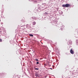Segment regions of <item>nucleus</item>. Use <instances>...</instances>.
I'll use <instances>...</instances> for the list:
<instances>
[{
  "instance_id": "ddd939ff",
  "label": "nucleus",
  "mask_w": 78,
  "mask_h": 78,
  "mask_svg": "<svg viewBox=\"0 0 78 78\" xmlns=\"http://www.w3.org/2000/svg\"><path fill=\"white\" fill-rule=\"evenodd\" d=\"M36 22H33L32 23V24L33 25H36Z\"/></svg>"
},
{
  "instance_id": "f8f14e48",
  "label": "nucleus",
  "mask_w": 78,
  "mask_h": 78,
  "mask_svg": "<svg viewBox=\"0 0 78 78\" xmlns=\"http://www.w3.org/2000/svg\"><path fill=\"white\" fill-rule=\"evenodd\" d=\"M35 76H36V77H39V76L38 75V74H37V73H36V74H35Z\"/></svg>"
},
{
  "instance_id": "b1692460",
  "label": "nucleus",
  "mask_w": 78,
  "mask_h": 78,
  "mask_svg": "<svg viewBox=\"0 0 78 78\" xmlns=\"http://www.w3.org/2000/svg\"><path fill=\"white\" fill-rule=\"evenodd\" d=\"M3 23H1V24H3Z\"/></svg>"
},
{
  "instance_id": "c756f323",
  "label": "nucleus",
  "mask_w": 78,
  "mask_h": 78,
  "mask_svg": "<svg viewBox=\"0 0 78 78\" xmlns=\"http://www.w3.org/2000/svg\"><path fill=\"white\" fill-rule=\"evenodd\" d=\"M0 21H1V20H0Z\"/></svg>"
},
{
  "instance_id": "9d476101",
  "label": "nucleus",
  "mask_w": 78,
  "mask_h": 78,
  "mask_svg": "<svg viewBox=\"0 0 78 78\" xmlns=\"http://www.w3.org/2000/svg\"><path fill=\"white\" fill-rule=\"evenodd\" d=\"M48 12H45V13H44V15H48Z\"/></svg>"
},
{
  "instance_id": "6e6552de",
  "label": "nucleus",
  "mask_w": 78,
  "mask_h": 78,
  "mask_svg": "<svg viewBox=\"0 0 78 78\" xmlns=\"http://www.w3.org/2000/svg\"><path fill=\"white\" fill-rule=\"evenodd\" d=\"M61 30H63V28H64L65 26H63V25H62V26H61Z\"/></svg>"
},
{
  "instance_id": "a878e982",
  "label": "nucleus",
  "mask_w": 78,
  "mask_h": 78,
  "mask_svg": "<svg viewBox=\"0 0 78 78\" xmlns=\"http://www.w3.org/2000/svg\"><path fill=\"white\" fill-rule=\"evenodd\" d=\"M50 69H51V70H52V68H51Z\"/></svg>"
},
{
  "instance_id": "9b49d317",
  "label": "nucleus",
  "mask_w": 78,
  "mask_h": 78,
  "mask_svg": "<svg viewBox=\"0 0 78 78\" xmlns=\"http://www.w3.org/2000/svg\"><path fill=\"white\" fill-rule=\"evenodd\" d=\"M4 74H3L2 73H0V76H1V77H2V76H3V75H4Z\"/></svg>"
},
{
  "instance_id": "a211bd4d",
  "label": "nucleus",
  "mask_w": 78,
  "mask_h": 78,
  "mask_svg": "<svg viewBox=\"0 0 78 78\" xmlns=\"http://www.w3.org/2000/svg\"><path fill=\"white\" fill-rule=\"evenodd\" d=\"M35 60H36V61H38V59H37V58H35Z\"/></svg>"
},
{
  "instance_id": "f257e3e1",
  "label": "nucleus",
  "mask_w": 78,
  "mask_h": 78,
  "mask_svg": "<svg viewBox=\"0 0 78 78\" xmlns=\"http://www.w3.org/2000/svg\"><path fill=\"white\" fill-rule=\"evenodd\" d=\"M52 23V25H56V26H57L58 24V21H53V22Z\"/></svg>"
},
{
  "instance_id": "0eeeda50",
  "label": "nucleus",
  "mask_w": 78,
  "mask_h": 78,
  "mask_svg": "<svg viewBox=\"0 0 78 78\" xmlns=\"http://www.w3.org/2000/svg\"><path fill=\"white\" fill-rule=\"evenodd\" d=\"M59 13L60 14V15H62V14H63V12L61 10H59Z\"/></svg>"
},
{
  "instance_id": "423d86ee",
  "label": "nucleus",
  "mask_w": 78,
  "mask_h": 78,
  "mask_svg": "<svg viewBox=\"0 0 78 78\" xmlns=\"http://www.w3.org/2000/svg\"><path fill=\"white\" fill-rule=\"evenodd\" d=\"M25 24L24 22V21H23V23H22V24L20 26L21 27H22L23 26H25Z\"/></svg>"
},
{
  "instance_id": "f03ea898",
  "label": "nucleus",
  "mask_w": 78,
  "mask_h": 78,
  "mask_svg": "<svg viewBox=\"0 0 78 78\" xmlns=\"http://www.w3.org/2000/svg\"><path fill=\"white\" fill-rule=\"evenodd\" d=\"M70 5H69V4H66V5H63L62 6L63 7H66L67 8L69 7H70Z\"/></svg>"
},
{
  "instance_id": "1a4fd4ad",
  "label": "nucleus",
  "mask_w": 78,
  "mask_h": 78,
  "mask_svg": "<svg viewBox=\"0 0 78 78\" xmlns=\"http://www.w3.org/2000/svg\"><path fill=\"white\" fill-rule=\"evenodd\" d=\"M72 41H69V42H68V45H71L72 44Z\"/></svg>"
},
{
  "instance_id": "6ab92c4d",
  "label": "nucleus",
  "mask_w": 78,
  "mask_h": 78,
  "mask_svg": "<svg viewBox=\"0 0 78 78\" xmlns=\"http://www.w3.org/2000/svg\"><path fill=\"white\" fill-rule=\"evenodd\" d=\"M46 50H48V47H47V46L46 47Z\"/></svg>"
},
{
  "instance_id": "c85d7f7f",
  "label": "nucleus",
  "mask_w": 78,
  "mask_h": 78,
  "mask_svg": "<svg viewBox=\"0 0 78 78\" xmlns=\"http://www.w3.org/2000/svg\"><path fill=\"white\" fill-rule=\"evenodd\" d=\"M21 21H22L23 22V20H22Z\"/></svg>"
},
{
  "instance_id": "7ed1b4c3",
  "label": "nucleus",
  "mask_w": 78,
  "mask_h": 78,
  "mask_svg": "<svg viewBox=\"0 0 78 78\" xmlns=\"http://www.w3.org/2000/svg\"><path fill=\"white\" fill-rule=\"evenodd\" d=\"M33 19H34L35 20H36V19H37V18L36 17H35V16L30 18V21H33Z\"/></svg>"
},
{
  "instance_id": "bb28decb",
  "label": "nucleus",
  "mask_w": 78,
  "mask_h": 78,
  "mask_svg": "<svg viewBox=\"0 0 78 78\" xmlns=\"http://www.w3.org/2000/svg\"><path fill=\"white\" fill-rule=\"evenodd\" d=\"M38 1H41V0H38Z\"/></svg>"
},
{
  "instance_id": "f3484780",
  "label": "nucleus",
  "mask_w": 78,
  "mask_h": 78,
  "mask_svg": "<svg viewBox=\"0 0 78 78\" xmlns=\"http://www.w3.org/2000/svg\"><path fill=\"white\" fill-rule=\"evenodd\" d=\"M29 36H33V34H29Z\"/></svg>"
},
{
  "instance_id": "7c9ffc66",
  "label": "nucleus",
  "mask_w": 78,
  "mask_h": 78,
  "mask_svg": "<svg viewBox=\"0 0 78 78\" xmlns=\"http://www.w3.org/2000/svg\"><path fill=\"white\" fill-rule=\"evenodd\" d=\"M37 11H38V10Z\"/></svg>"
},
{
  "instance_id": "2eb2a0df",
  "label": "nucleus",
  "mask_w": 78,
  "mask_h": 78,
  "mask_svg": "<svg viewBox=\"0 0 78 78\" xmlns=\"http://www.w3.org/2000/svg\"><path fill=\"white\" fill-rule=\"evenodd\" d=\"M76 44L77 45H78V40H76Z\"/></svg>"
},
{
  "instance_id": "39448f33",
  "label": "nucleus",
  "mask_w": 78,
  "mask_h": 78,
  "mask_svg": "<svg viewBox=\"0 0 78 78\" xmlns=\"http://www.w3.org/2000/svg\"><path fill=\"white\" fill-rule=\"evenodd\" d=\"M70 53H71L72 54H74V52L73 51V50L72 48L71 49L70 51Z\"/></svg>"
},
{
  "instance_id": "5701e85b",
  "label": "nucleus",
  "mask_w": 78,
  "mask_h": 78,
  "mask_svg": "<svg viewBox=\"0 0 78 78\" xmlns=\"http://www.w3.org/2000/svg\"><path fill=\"white\" fill-rule=\"evenodd\" d=\"M35 70H39V68H35Z\"/></svg>"
},
{
  "instance_id": "4be33fe9",
  "label": "nucleus",
  "mask_w": 78,
  "mask_h": 78,
  "mask_svg": "<svg viewBox=\"0 0 78 78\" xmlns=\"http://www.w3.org/2000/svg\"><path fill=\"white\" fill-rule=\"evenodd\" d=\"M2 40L1 39H0V42H2Z\"/></svg>"
},
{
  "instance_id": "393cba45",
  "label": "nucleus",
  "mask_w": 78,
  "mask_h": 78,
  "mask_svg": "<svg viewBox=\"0 0 78 78\" xmlns=\"http://www.w3.org/2000/svg\"><path fill=\"white\" fill-rule=\"evenodd\" d=\"M70 47H71V46H69V48H70Z\"/></svg>"
},
{
  "instance_id": "4468645a",
  "label": "nucleus",
  "mask_w": 78,
  "mask_h": 78,
  "mask_svg": "<svg viewBox=\"0 0 78 78\" xmlns=\"http://www.w3.org/2000/svg\"><path fill=\"white\" fill-rule=\"evenodd\" d=\"M29 1H33V2H37V0H29Z\"/></svg>"
},
{
  "instance_id": "cd10ccee",
  "label": "nucleus",
  "mask_w": 78,
  "mask_h": 78,
  "mask_svg": "<svg viewBox=\"0 0 78 78\" xmlns=\"http://www.w3.org/2000/svg\"><path fill=\"white\" fill-rule=\"evenodd\" d=\"M77 31H78L77 33L78 34V30H77Z\"/></svg>"
},
{
  "instance_id": "20e7f679",
  "label": "nucleus",
  "mask_w": 78,
  "mask_h": 78,
  "mask_svg": "<svg viewBox=\"0 0 78 78\" xmlns=\"http://www.w3.org/2000/svg\"><path fill=\"white\" fill-rule=\"evenodd\" d=\"M26 27L27 29H30V28L31 27L30 25H28V24L26 25Z\"/></svg>"
},
{
  "instance_id": "aec40b11",
  "label": "nucleus",
  "mask_w": 78,
  "mask_h": 78,
  "mask_svg": "<svg viewBox=\"0 0 78 78\" xmlns=\"http://www.w3.org/2000/svg\"><path fill=\"white\" fill-rule=\"evenodd\" d=\"M37 64H39V62H38V61H37V62L36 63Z\"/></svg>"
},
{
  "instance_id": "412c9836",
  "label": "nucleus",
  "mask_w": 78,
  "mask_h": 78,
  "mask_svg": "<svg viewBox=\"0 0 78 78\" xmlns=\"http://www.w3.org/2000/svg\"><path fill=\"white\" fill-rule=\"evenodd\" d=\"M51 16V19H53V17L54 16Z\"/></svg>"
},
{
  "instance_id": "dca6fc26",
  "label": "nucleus",
  "mask_w": 78,
  "mask_h": 78,
  "mask_svg": "<svg viewBox=\"0 0 78 78\" xmlns=\"http://www.w3.org/2000/svg\"><path fill=\"white\" fill-rule=\"evenodd\" d=\"M43 5H44V6H46V4L45 3H43L42 4Z\"/></svg>"
}]
</instances>
